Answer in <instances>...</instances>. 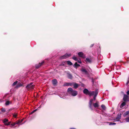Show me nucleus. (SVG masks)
<instances>
[{
    "instance_id": "a19ab883",
    "label": "nucleus",
    "mask_w": 129,
    "mask_h": 129,
    "mask_svg": "<svg viewBox=\"0 0 129 129\" xmlns=\"http://www.w3.org/2000/svg\"><path fill=\"white\" fill-rule=\"evenodd\" d=\"M93 44H92V45H91V47H92V46H93Z\"/></svg>"
},
{
    "instance_id": "9d476101",
    "label": "nucleus",
    "mask_w": 129,
    "mask_h": 129,
    "mask_svg": "<svg viewBox=\"0 0 129 129\" xmlns=\"http://www.w3.org/2000/svg\"><path fill=\"white\" fill-rule=\"evenodd\" d=\"M44 62V61H42L41 63H40L39 64L37 65L36 66V68L37 69H38L41 66L43 63Z\"/></svg>"
},
{
    "instance_id": "cd10ccee",
    "label": "nucleus",
    "mask_w": 129,
    "mask_h": 129,
    "mask_svg": "<svg viewBox=\"0 0 129 129\" xmlns=\"http://www.w3.org/2000/svg\"><path fill=\"white\" fill-rule=\"evenodd\" d=\"M10 104V102L9 101H7L6 103H5V105H6L7 106L8 105Z\"/></svg>"
},
{
    "instance_id": "7ed1b4c3",
    "label": "nucleus",
    "mask_w": 129,
    "mask_h": 129,
    "mask_svg": "<svg viewBox=\"0 0 129 129\" xmlns=\"http://www.w3.org/2000/svg\"><path fill=\"white\" fill-rule=\"evenodd\" d=\"M34 86V84H33V83H30L28 84L26 86V88L28 90L33 89Z\"/></svg>"
},
{
    "instance_id": "4468645a",
    "label": "nucleus",
    "mask_w": 129,
    "mask_h": 129,
    "mask_svg": "<svg viewBox=\"0 0 129 129\" xmlns=\"http://www.w3.org/2000/svg\"><path fill=\"white\" fill-rule=\"evenodd\" d=\"M99 102H97L93 104V106L94 107H98L99 106Z\"/></svg>"
},
{
    "instance_id": "c756f323",
    "label": "nucleus",
    "mask_w": 129,
    "mask_h": 129,
    "mask_svg": "<svg viewBox=\"0 0 129 129\" xmlns=\"http://www.w3.org/2000/svg\"><path fill=\"white\" fill-rule=\"evenodd\" d=\"M116 123H112L111 122H110V123H109V125H115L116 124Z\"/></svg>"
},
{
    "instance_id": "ddd939ff",
    "label": "nucleus",
    "mask_w": 129,
    "mask_h": 129,
    "mask_svg": "<svg viewBox=\"0 0 129 129\" xmlns=\"http://www.w3.org/2000/svg\"><path fill=\"white\" fill-rule=\"evenodd\" d=\"M52 83L54 85H55L57 83V80L55 79H54L52 80Z\"/></svg>"
},
{
    "instance_id": "a878e982",
    "label": "nucleus",
    "mask_w": 129,
    "mask_h": 129,
    "mask_svg": "<svg viewBox=\"0 0 129 129\" xmlns=\"http://www.w3.org/2000/svg\"><path fill=\"white\" fill-rule=\"evenodd\" d=\"M125 120L126 122H129V117L126 118Z\"/></svg>"
},
{
    "instance_id": "423d86ee",
    "label": "nucleus",
    "mask_w": 129,
    "mask_h": 129,
    "mask_svg": "<svg viewBox=\"0 0 129 129\" xmlns=\"http://www.w3.org/2000/svg\"><path fill=\"white\" fill-rule=\"evenodd\" d=\"M121 114H118L116 118L114 119L115 121H119V120L121 119Z\"/></svg>"
},
{
    "instance_id": "7c9ffc66",
    "label": "nucleus",
    "mask_w": 129,
    "mask_h": 129,
    "mask_svg": "<svg viewBox=\"0 0 129 129\" xmlns=\"http://www.w3.org/2000/svg\"><path fill=\"white\" fill-rule=\"evenodd\" d=\"M11 123V121L8 122V123H7V125H10V124Z\"/></svg>"
},
{
    "instance_id": "ea45409f",
    "label": "nucleus",
    "mask_w": 129,
    "mask_h": 129,
    "mask_svg": "<svg viewBox=\"0 0 129 129\" xmlns=\"http://www.w3.org/2000/svg\"><path fill=\"white\" fill-rule=\"evenodd\" d=\"M37 109H35V110H34V111H35H35H36L37 110Z\"/></svg>"
},
{
    "instance_id": "473e14b6",
    "label": "nucleus",
    "mask_w": 129,
    "mask_h": 129,
    "mask_svg": "<svg viewBox=\"0 0 129 129\" xmlns=\"http://www.w3.org/2000/svg\"><path fill=\"white\" fill-rule=\"evenodd\" d=\"M77 61L78 62V63H81V61L80 60H77Z\"/></svg>"
},
{
    "instance_id": "39448f33",
    "label": "nucleus",
    "mask_w": 129,
    "mask_h": 129,
    "mask_svg": "<svg viewBox=\"0 0 129 129\" xmlns=\"http://www.w3.org/2000/svg\"><path fill=\"white\" fill-rule=\"evenodd\" d=\"M71 55V54H66L65 55L62 56L61 57H60V59H65L67 58H68Z\"/></svg>"
},
{
    "instance_id": "f03ea898",
    "label": "nucleus",
    "mask_w": 129,
    "mask_h": 129,
    "mask_svg": "<svg viewBox=\"0 0 129 129\" xmlns=\"http://www.w3.org/2000/svg\"><path fill=\"white\" fill-rule=\"evenodd\" d=\"M68 92L73 96H75L77 94V92L74 90L72 88H69L68 89Z\"/></svg>"
},
{
    "instance_id": "f3484780",
    "label": "nucleus",
    "mask_w": 129,
    "mask_h": 129,
    "mask_svg": "<svg viewBox=\"0 0 129 129\" xmlns=\"http://www.w3.org/2000/svg\"><path fill=\"white\" fill-rule=\"evenodd\" d=\"M16 124H18V122H17V121H16L15 122H14L12 124H11L10 125L12 126V127L14 126Z\"/></svg>"
},
{
    "instance_id": "9b49d317",
    "label": "nucleus",
    "mask_w": 129,
    "mask_h": 129,
    "mask_svg": "<svg viewBox=\"0 0 129 129\" xmlns=\"http://www.w3.org/2000/svg\"><path fill=\"white\" fill-rule=\"evenodd\" d=\"M128 98V96L126 94H124L123 98V100L124 101H127Z\"/></svg>"
},
{
    "instance_id": "c9c22d12",
    "label": "nucleus",
    "mask_w": 129,
    "mask_h": 129,
    "mask_svg": "<svg viewBox=\"0 0 129 129\" xmlns=\"http://www.w3.org/2000/svg\"><path fill=\"white\" fill-rule=\"evenodd\" d=\"M34 112H35V111H34H34H33L32 112L30 113V114H32L33 113H34Z\"/></svg>"
},
{
    "instance_id": "393cba45",
    "label": "nucleus",
    "mask_w": 129,
    "mask_h": 129,
    "mask_svg": "<svg viewBox=\"0 0 129 129\" xmlns=\"http://www.w3.org/2000/svg\"><path fill=\"white\" fill-rule=\"evenodd\" d=\"M72 58L74 60H75L76 61H77L78 60V58H77L74 56Z\"/></svg>"
},
{
    "instance_id": "4c0bfd02",
    "label": "nucleus",
    "mask_w": 129,
    "mask_h": 129,
    "mask_svg": "<svg viewBox=\"0 0 129 129\" xmlns=\"http://www.w3.org/2000/svg\"><path fill=\"white\" fill-rule=\"evenodd\" d=\"M81 85L83 87H84V86H85V85H84V84H82Z\"/></svg>"
},
{
    "instance_id": "20e7f679",
    "label": "nucleus",
    "mask_w": 129,
    "mask_h": 129,
    "mask_svg": "<svg viewBox=\"0 0 129 129\" xmlns=\"http://www.w3.org/2000/svg\"><path fill=\"white\" fill-rule=\"evenodd\" d=\"M83 92L84 94L86 95H89V96L92 93V91H89L87 89H84L83 91Z\"/></svg>"
},
{
    "instance_id": "1a4fd4ad",
    "label": "nucleus",
    "mask_w": 129,
    "mask_h": 129,
    "mask_svg": "<svg viewBox=\"0 0 129 129\" xmlns=\"http://www.w3.org/2000/svg\"><path fill=\"white\" fill-rule=\"evenodd\" d=\"M81 71L84 73L86 75L88 74V72L86 70V69H85L82 68V69L81 70Z\"/></svg>"
},
{
    "instance_id": "37998d69",
    "label": "nucleus",
    "mask_w": 129,
    "mask_h": 129,
    "mask_svg": "<svg viewBox=\"0 0 129 129\" xmlns=\"http://www.w3.org/2000/svg\"><path fill=\"white\" fill-rule=\"evenodd\" d=\"M61 98H63V97H62V96H61Z\"/></svg>"
},
{
    "instance_id": "4be33fe9",
    "label": "nucleus",
    "mask_w": 129,
    "mask_h": 129,
    "mask_svg": "<svg viewBox=\"0 0 129 129\" xmlns=\"http://www.w3.org/2000/svg\"><path fill=\"white\" fill-rule=\"evenodd\" d=\"M23 119L21 120V121L18 120L17 121V122H18V124H19L20 123H21L23 121Z\"/></svg>"
},
{
    "instance_id": "bb28decb",
    "label": "nucleus",
    "mask_w": 129,
    "mask_h": 129,
    "mask_svg": "<svg viewBox=\"0 0 129 129\" xmlns=\"http://www.w3.org/2000/svg\"><path fill=\"white\" fill-rule=\"evenodd\" d=\"M86 60L87 62H91L89 58H87L86 59Z\"/></svg>"
},
{
    "instance_id": "dca6fc26",
    "label": "nucleus",
    "mask_w": 129,
    "mask_h": 129,
    "mask_svg": "<svg viewBox=\"0 0 129 129\" xmlns=\"http://www.w3.org/2000/svg\"><path fill=\"white\" fill-rule=\"evenodd\" d=\"M73 84L71 83H66L64 84V85L66 86H71Z\"/></svg>"
},
{
    "instance_id": "72a5a7b5",
    "label": "nucleus",
    "mask_w": 129,
    "mask_h": 129,
    "mask_svg": "<svg viewBox=\"0 0 129 129\" xmlns=\"http://www.w3.org/2000/svg\"><path fill=\"white\" fill-rule=\"evenodd\" d=\"M17 116V115L16 114L13 115V116L15 117H16Z\"/></svg>"
},
{
    "instance_id": "c85d7f7f",
    "label": "nucleus",
    "mask_w": 129,
    "mask_h": 129,
    "mask_svg": "<svg viewBox=\"0 0 129 129\" xmlns=\"http://www.w3.org/2000/svg\"><path fill=\"white\" fill-rule=\"evenodd\" d=\"M18 81H17L14 82L13 84L12 85L14 86L16 85Z\"/></svg>"
},
{
    "instance_id": "2f4dec72",
    "label": "nucleus",
    "mask_w": 129,
    "mask_h": 129,
    "mask_svg": "<svg viewBox=\"0 0 129 129\" xmlns=\"http://www.w3.org/2000/svg\"><path fill=\"white\" fill-rule=\"evenodd\" d=\"M1 111L3 112H5V110L4 109H2L1 110Z\"/></svg>"
},
{
    "instance_id": "79ce46f5",
    "label": "nucleus",
    "mask_w": 129,
    "mask_h": 129,
    "mask_svg": "<svg viewBox=\"0 0 129 129\" xmlns=\"http://www.w3.org/2000/svg\"><path fill=\"white\" fill-rule=\"evenodd\" d=\"M71 129H76L75 128H71Z\"/></svg>"
},
{
    "instance_id": "aec40b11",
    "label": "nucleus",
    "mask_w": 129,
    "mask_h": 129,
    "mask_svg": "<svg viewBox=\"0 0 129 129\" xmlns=\"http://www.w3.org/2000/svg\"><path fill=\"white\" fill-rule=\"evenodd\" d=\"M74 66L75 67L79 66H80V65L77 63V62H76L74 64Z\"/></svg>"
},
{
    "instance_id": "6e6552de",
    "label": "nucleus",
    "mask_w": 129,
    "mask_h": 129,
    "mask_svg": "<svg viewBox=\"0 0 129 129\" xmlns=\"http://www.w3.org/2000/svg\"><path fill=\"white\" fill-rule=\"evenodd\" d=\"M8 120V119H5L3 120V122L4 124L6 125H7V123Z\"/></svg>"
},
{
    "instance_id": "b1692460",
    "label": "nucleus",
    "mask_w": 129,
    "mask_h": 129,
    "mask_svg": "<svg viewBox=\"0 0 129 129\" xmlns=\"http://www.w3.org/2000/svg\"><path fill=\"white\" fill-rule=\"evenodd\" d=\"M101 107L104 110H105V109L106 107L105 105H102L101 106Z\"/></svg>"
},
{
    "instance_id": "6ab92c4d",
    "label": "nucleus",
    "mask_w": 129,
    "mask_h": 129,
    "mask_svg": "<svg viewBox=\"0 0 129 129\" xmlns=\"http://www.w3.org/2000/svg\"><path fill=\"white\" fill-rule=\"evenodd\" d=\"M22 86V84L21 83L18 84L16 86V88H18Z\"/></svg>"
},
{
    "instance_id": "f8f14e48",
    "label": "nucleus",
    "mask_w": 129,
    "mask_h": 129,
    "mask_svg": "<svg viewBox=\"0 0 129 129\" xmlns=\"http://www.w3.org/2000/svg\"><path fill=\"white\" fill-rule=\"evenodd\" d=\"M127 115H129V110L125 112L123 114V116L125 117Z\"/></svg>"
},
{
    "instance_id": "58836bf2",
    "label": "nucleus",
    "mask_w": 129,
    "mask_h": 129,
    "mask_svg": "<svg viewBox=\"0 0 129 129\" xmlns=\"http://www.w3.org/2000/svg\"><path fill=\"white\" fill-rule=\"evenodd\" d=\"M61 65L64 66V63H62Z\"/></svg>"
},
{
    "instance_id": "412c9836",
    "label": "nucleus",
    "mask_w": 129,
    "mask_h": 129,
    "mask_svg": "<svg viewBox=\"0 0 129 129\" xmlns=\"http://www.w3.org/2000/svg\"><path fill=\"white\" fill-rule=\"evenodd\" d=\"M67 62L68 64L70 65H72V63L70 61L68 60Z\"/></svg>"
},
{
    "instance_id": "a211bd4d",
    "label": "nucleus",
    "mask_w": 129,
    "mask_h": 129,
    "mask_svg": "<svg viewBox=\"0 0 129 129\" xmlns=\"http://www.w3.org/2000/svg\"><path fill=\"white\" fill-rule=\"evenodd\" d=\"M125 103L124 102H123L120 106V108H122L125 105Z\"/></svg>"
},
{
    "instance_id": "2eb2a0df",
    "label": "nucleus",
    "mask_w": 129,
    "mask_h": 129,
    "mask_svg": "<svg viewBox=\"0 0 129 129\" xmlns=\"http://www.w3.org/2000/svg\"><path fill=\"white\" fill-rule=\"evenodd\" d=\"M73 85L74 87L75 88H77L79 86V85L78 84H77L76 83H74Z\"/></svg>"
},
{
    "instance_id": "e433bc0d",
    "label": "nucleus",
    "mask_w": 129,
    "mask_h": 129,
    "mask_svg": "<svg viewBox=\"0 0 129 129\" xmlns=\"http://www.w3.org/2000/svg\"><path fill=\"white\" fill-rule=\"evenodd\" d=\"M126 93L128 95H129V90L126 92Z\"/></svg>"
},
{
    "instance_id": "f257e3e1",
    "label": "nucleus",
    "mask_w": 129,
    "mask_h": 129,
    "mask_svg": "<svg viewBox=\"0 0 129 129\" xmlns=\"http://www.w3.org/2000/svg\"><path fill=\"white\" fill-rule=\"evenodd\" d=\"M98 93V91L97 90H95V91H92V93L91 94H90V96H92L94 95V96L93 99H91L90 100L89 103V107L91 109V110H92V108L91 105L92 104V102L93 100H95L96 99V96Z\"/></svg>"
},
{
    "instance_id": "5701e85b",
    "label": "nucleus",
    "mask_w": 129,
    "mask_h": 129,
    "mask_svg": "<svg viewBox=\"0 0 129 129\" xmlns=\"http://www.w3.org/2000/svg\"><path fill=\"white\" fill-rule=\"evenodd\" d=\"M68 77L70 79H71L72 78V76L71 74H68Z\"/></svg>"
},
{
    "instance_id": "f704fd0d",
    "label": "nucleus",
    "mask_w": 129,
    "mask_h": 129,
    "mask_svg": "<svg viewBox=\"0 0 129 129\" xmlns=\"http://www.w3.org/2000/svg\"><path fill=\"white\" fill-rule=\"evenodd\" d=\"M34 112H35V111H34H34H33L32 112L30 113V114H32L33 113H34Z\"/></svg>"
},
{
    "instance_id": "0eeeda50",
    "label": "nucleus",
    "mask_w": 129,
    "mask_h": 129,
    "mask_svg": "<svg viewBox=\"0 0 129 129\" xmlns=\"http://www.w3.org/2000/svg\"><path fill=\"white\" fill-rule=\"evenodd\" d=\"M78 54L79 56L80 57L82 58H84L85 57V55L82 52H79L78 53Z\"/></svg>"
}]
</instances>
